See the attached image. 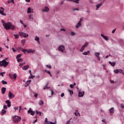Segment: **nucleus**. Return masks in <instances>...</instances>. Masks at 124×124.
<instances>
[{"label": "nucleus", "instance_id": "51", "mask_svg": "<svg viewBox=\"0 0 124 124\" xmlns=\"http://www.w3.org/2000/svg\"><path fill=\"white\" fill-rule=\"evenodd\" d=\"M45 72H46V73H48V74H50L51 72L50 71H47V70H45Z\"/></svg>", "mask_w": 124, "mask_h": 124}, {"label": "nucleus", "instance_id": "62", "mask_svg": "<svg viewBox=\"0 0 124 124\" xmlns=\"http://www.w3.org/2000/svg\"><path fill=\"white\" fill-rule=\"evenodd\" d=\"M116 29H114L112 31V33H115V31H116Z\"/></svg>", "mask_w": 124, "mask_h": 124}, {"label": "nucleus", "instance_id": "57", "mask_svg": "<svg viewBox=\"0 0 124 124\" xmlns=\"http://www.w3.org/2000/svg\"><path fill=\"white\" fill-rule=\"evenodd\" d=\"M97 59L98 61H100L101 60V57L99 56V57H97Z\"/></svg>", "mask_w": 124, "mask_h": 124}, {"label": "nucleus", "instance_id": "45", "mask_svg": "<svg viewBox=\"0 0 124 124\" xmlns=\"http://www.w3.org/2000/svg\"><path fill=\"white\" fill-rule=\"evenodd\" d=\"M56 123H57V122H56V121L54 123H53L52 122H48L47 124H56Z\"/></svg>", "mask_w": 124, "mask_h": 124}, {"label": "nucleus", "instance_id": "7", "mask_svg": "<svg viewBox=\"0 0 124 124\" xmlns=\"http://www.w3.org/2000/svg\"><path fill=\"white\" fill-rule=\"evenodd\" d=\"M8 97L10 99H12V98H14V97H15V95L11 93V92L9 91L8 93Z\"/></svg>", "mask_w": 124, "mask_h": 124}, {"label": "nucleus", "instance_id": "1", "mask_svg": "<svg viewBox=\"0 0 124 124\" xmlns=\"http://www.w3.org/2000/svg\"><path fill=\"white\" fill-rule=\"evenodd\" d=\"M22 120V118L19 116L15 115L13 117V121L14 123H19Z\"/></svg>", "mask_w": 124, "mask_h": 124}, {"label": "nucleus", "instance_id": "64", "mask_svg": "<svg viewBox=\"0 0 124 124\" xmlns=\"http://www.w3.org/2000/svg\"><path fill=\"white\" fill-rule=\"evenodd\" d=\"M121 108H124V104H122L121 105Z\"/></svg>", "mask_w": 124, "mask_h": 124}, {"label": "nucleus", "instance_id": "63", "mask_svg": "<svg viewBox=\"0 0 124 124\" xmlns=\"http://www.w3.org/2000/svg\"><path fill=\"white\" fill-rule=\"evenodd\" d=\"M8 107H10L11 106V103L7 104Z\"/></svg>", "mask_w": 124, "mask_h": 124}, {"label": "nucleus", "instance_id": "11", "mask_svg": "<svg viewBox=\"0 0 124 124\" xmlns=\"http://www.w3.org/2000/svg\"><path fill=\"white\" fill-rule=\"evenodd\" d=\"M27 12V14H31V13H33V9H31V7H29Z\"/></svg>", "mask_w": 124, "mask_h": 124}, {"label": "nucleus", "instance_id": "56", "mask_svg": "<svg viewBox=\"0 0 124 124\" xmlns=\"http://www.w3.org/2000/svg\"><path fill=\"white\" fill-rule=\"evenodd\" d=\"M61 97H63L64 96V93H62L61 94Z\"/></svg>", "mask_w": 124, "mask_h": 124}, {"label": "nucleus", "instance_id": "40", "mask_svg": "<svg viewBox=\"0 0 124 124\" xmlns=\"http://www.w3.org/2000/svg\"><path fill=\"white\" fill-rule=\"evenodd\" d=\"M1 23L3 25V26H4V25L6 24V23H5V22L4 21V20L3 19L1 20Z\"/></svg>", "mask_w": 124, "mask_h": 124}, {"label": "nucleus", "instance_id": "31", "mask_svg": "<svg viewBox=\"0 0 124 124\" xmlns=\"http://www.w3.org/2000/svg\"><path fill=\"white\" fill-rule=\"evenodd\" d=\"M85 48H86L85 47V46H83L80 49V52H83V51H84V50H85Z\"/></svg>", "mask_w": 124, "mask_h": 124}, {"label": "nucleus", "instance_id": "60", "mask_svg": "<svg viewBox=\"0 0 124 124\" xmlns=\"http://www.w3.org/2000/svg\"><path fill=\"white\" fill-rule=\"evenodd\" d=\"M75 10H77V11H79V9L75 8V9H73V11H75Z\"/></svg>", "mask_w": 124, "mask_h": 124}, {"label": "nucleus", "instance_id": "15", "mask_svg": "<svg viewBox=\"0 0 124 124\" xmlns=\"http://www.w3.org/2000/svg\"><path fill=\"white\" fill-rule=\"evenodd\" d=\"M1 91L2 94H4L5 93V92L6 91V88H4V87H2L1 88Z\"/></svg>", "mask_w": 124, "mask_h": 124}, {"label": "nucleus", "instance_id": "17", "mask_svg": "<svg viewBox=\"0 0 124 124\" xmlns=\"http://www.w3.org/2000/svg\"><path fill=\"white\" fill-rule=\"evenodd\" d=\"M108 62L111 66H113V67H114V66H115V65H116V62H111V61H109Z\"/></svg>", "mask_w": 124, "mask_h": 124}, {"label": "nucleus", "instance_id": "48", "mask_svg": "<svg viewBox=\"0 0 124 124\" xmlns=\"http://www.w3.org/2000/svg\"><path fill=\"white\" fill-rule=\"evenodd\" d=\"M22 61H23V59H22L21 58L17 59L18 62H22Z\"/></svg>", "mask_w": 124, "mask_h": 124}, {"label": "nucleus", "instance_id": "28", "mask_svg": "<svg viewBox=\"0 0 124 124\" xmlns=\"http://www.w3.org/2000/svg\"><path fill=\"white\" fill-rule=\"evenodd\" d=\"M29 72H30V75H31V76L29 77V78H34V76H31V75H32V74L31 73V70H30Z\"/></svg>", "mask_w": 124, "mask_h": 124}, {"label": "nucleus", "instance_id": "5", "mask_svg": "<svg viewBox=\"0 0 124 124\" xmlns=\"http://www.w3.org/2000/svg\"><path fill=\"white\" fill-rule=\"evenodd\" d=\"M0 14L3 15V16H6V14L4 13V8L3 7H1L0 9Z\"/></svg>", "mask_w": 124, "mask_h": 124}, {"label": "nucleus", "instance_id": "21", "mask_svg": "<svg viewBox=\"0 0 124 124\" xmlns=\"http://www.w3.org/2000/svg\"><path fill=\"white\" fill-rule=\"evenodd\" d=\"M14 29H15V26H14V25H12V23H11V25H10L9 30H14Z\"/></svg>", "mask_w": 124, "mask_h": 124}, {"label": "nucleus", "instance_id": "4", "mask_svg": "<svg viewBox=\"0 0 124 124\" xmlns=\"http://www.w3.org/2000/svg\"><path fill=\"white\" fill-rule=\"evenodd\" d=\"M65 49V47H64V46L62 45H61L58 47L59 51H60L62 53H63V51H64Z\"/></svg>", "mask_w": 124, "mask_h": 124}, {"label": "nucleus", "instance_id": "29", "mask_svg": "<svg viewBox=\"0 0 124 124\" xmlns=\"http://www.w3.org/2000/svg\"><path fill=\"white\" fill-rule=\"evenodd\" d=\"M6 113V110H5V109H3L1 110V116H2V115H4V114H5Z\"/></svg>", "mask_w": 124, "mask_h": 124}, {"label": "nucleus", "instance_id": "23", "mask_svg": "<svg viewBox=\"0 0 124 124\" xmlns=\"http://www.w3.org/2000/svg\"><path fill=\"white\" fill-rule=\"evenodd\" d=\"M36 114L37 115H39L40 116H43V114L41 112L38 111L37 110H36Z\"/></svg>", "mask_w": 124, "mask_h": 124}, {"label": "nucleus", "instance_id": "55", "mask_svg": "<svg viewBox=\"0 0 124 124\" xmlns=\"http://www.w3.org/2000/svg\"><path fill=\"white\" fill-rule=\"evenodd\" d=\"M12 50H13L14 53H15V52H16V50H15V48H14V47H12Z\"/></svg>", "mask_w": 124, "mask_h": 124}, {"label": "nucleus", "instance_id": "18", "mask_svg": "<svg viewBox=\"0 0 124 124\" xmlns=\"http://www.w3.org/2000/svg\"><path fill=\"white\" fill-rule=\"evenodd\" d=\"M44 12H48L49 11V8L47 6L45 7L44 9L43 10Z\"/></svg>", "mask_w": 124, "mask_h": 124}, {"label": "nucleus", "instance_id": "9", "mask_svg": "<svg viewBox=\"0 0 124 124\" xmlns=\"http://www.w3.org/2000/svg\"><path fill=\"white\" fill-rule=\"evenodd\" d=\"M28 114H30V115H31V116H33L35 113V111H32L31 109V108H30L29 110H28Z\"/></svg>", "mask_w": 124, "mask_h": 124}, {"label": "nucleus", "instance_id": "42", "mask_svg": "<svg viewBox=\"0 0 124 124\" xmlns=\"http://www.w3.org/2000/svg\"><path fill=\"white\" fill-rule=\"evenodd\" d=\"M22 52L24 53V54H26L27 52H28V50H27L26 49H22Z\"/></svg>", "mask_w": 124, "mask_h": 124}, {"label": "nucleus", "instance_id": "47", "mask_svg": "<svg viewBox=\"0 0 124 124\" xmlns=\"http://www.w3.org/2000/svg\"><path fill=\"white\" fill-rule=\"evenodd\" d=\"M71 33L72 36H74V35H76V33L74 32H71Z\"/></svg>", "mask_w": 124, "mask_h": 124}, {"label": "nucleus", "instance_id": "50", "mask_svg": "<svg viewBox=\"0 0 124 124\" xmlns=\"http://www.w3.org/2000/svg\"><path fill=\"white\" fill-rule=\"evenodd\" d=\"M68 92H69L70 94H73V91H72L70 90H68Z\"/></svg>", "mask_w": 124, "mask_h": 124}, {"label": "nucleus", "instance_id": "8", "mask_svg": "<svg viewBox=\"0 0 124 124\" xmlns=\"http://www.w3.org/2000/svg\"><path fill=\"white\" fill-rule=\"evenodd\" d=\"M84 94H85V92L81 91L80 90L78 92V96L79 97H83L84 96Z\"/></svg>", "mask_w": 124, "mask_h": 124}, {"label": "nucleus", "instance_id": "38", "mask_svg": "<svg viewBox=\"0 0 124 124\" xmlns=\"http://www.w3.org/2000/svg\"><path fill=\"white\" fill-rule=\"evenodd\" d=\"M47 89H49L48 87V83H47L46 86L43 88L44 90H47Z\"/></svg>", "mask_w": 124, "mask_h": 124}, {"label": "nucleus", "instance_id": "30", "mask_svg": "<svg viewBox=\"0 0 124 124\" xmlns=\"http://www.w3.org/2000/svg\"><path fill=\"white\" fill-rule=\"evenodd\" d=\"M85 48H86L85 47V46H83L80 49V52H83V51H84V50H85Z\"/></svg>", "mask_w": 124, "mask_h": 124}, {"label": "nucleus", "instance_id": "44", "mask_svg": "<svg viewBox=\"0 0 124 124\" xmlns=\"http://www.w3.org/2000/svg\"><path fill=\"white\" fill-rule=\"evenodd\" d=\"M21 43L22 44H25V43H26V40L25 39H23L21 40Z\"/></svg>", "mask_w": 124, "mask_h": 124}, {"label": "nucleus", "instance_id": "36", "mask_svg": "<svg viewBox=\"0 0 124 124\" xmlns=\"http://www.w3.org/2000/svg\"><path fill=\"white\" fill-rule=\"evenodd\" d=\"M113 72L115 74H118L119 73V69L114 70Z\"/></svg>", "mask_w": 124, "mask_h": 124}, {"label": "nucleus", "instance_id": "49", "mask_svg": "<svg viewBox=\"0 0 124 124\" xmlns=\"http://www.w3.org/2000/svg\"><path fill=\"white\" fill-rule=\"evenodd\" d=\"M5 103H7V104H9V103H11V102H10V101H9V100H6L5 101Z\"/></svg>", "mask_w": 124, "mask_h": 124}, {"label": "nucleus", "instance_id": "41", "mask_svg": "<svg viewBox=\"0 0 124 124\" xmlns=\"http://www.w3.org/2000/svg\"><path fill=\"white\" fill-rule=\"evenodd\" d=\"M46 67H47V68H49V69H51V68H52V66H51V65H46Z\"/></svg>", "mask_w": 124, "mask_h": 124}, {"label": "nucleus", "instance_id": "33", "mask_svg": "<svg viewBox=\"0 0 124 124\" xmlns=\"http://www.w3.org/2000/svg\"><path fill=\"white\" fill-rule=\"evenodd\" d=\"M118 71H119V73H122L124 76V70H123L122 69H118Z\"/></svg>", "mask_w": 124, "mask_h": 124}, {"label": "nucleus", "instance_id": "10", "mask_svg": "<svg viewBox=\"0 0 124 124\" xmlns=\"http://www.w3.org/2000/svg\"><path fill=\"white\" fill-rule=\"evenodd\" d=\"M9 77L11 79H16V78H17V74H16V73H15L13 75L9 74Z\"/></svg>", "mask_w": 124, "mask_h": 124}, {"label": "nucleus", "instance_id": "22", "mask_svg": "<svg viewBox=\"0 0 124 124\" xmlns=\"http://www.w3.org/2000/svg\"><path fill=\"white\" fill-rule=\"evenodd\" d=\"M35 52V50H32V49H29L27 50V53H34Z\"/></svg>", "mask_w": 124, "mask_h": 124}, {"label": "nucleus", "instance_id": "32", "mask_svg": "<svg viewBox=\"0 0 124 124\" xmlns=\"http://www.w3.org/2000/svg\"><path fill=\"white\" fill-rule=\"evenodd\" d=\"M85 48H86L85 47V46H83L80 49V52H83V51H84V50H85Z\"/></svg>", "mask_w": 124, "mask_h": 124}, {"label": "nucleus", "instance_id": "27", "mask_svg": "<svg viewBox=\"0 0 124 124\" xmlns=\"http://www.w3.org/2000/svg\"><path fill=\"white\" fill-rule=\"evenodd\" d=\"M94 55H95V57H96V58H98V57H99V56H100V53L95 52Z\"/></svg>", "mask_w": 124, "mask_h": 124}, {"label": "nucleus", "instance_id": "52", "mask_svg": "<svg viewBox=\"0 0 124 124\" xmlns=\"http://www.w3.org/2000/svg\"><path fill=\"white\" fill-rule=\"evenodd\" d=\"M4 73H5V72L0 73V75L1 76H2V77H3V76H4L3 74H4Z\"/></svg>", "mask_w": 124, "mask_h": 124}, {"label": "nucleus", "instance_id": "26", "mask_svg": "<svg viewBox=\"0 0 124 124\" xmlns=\"http://www.w3.org/2000/svg\"><path fill=\"white\" fill-rule=\"evenodd\" d=\"M39 104L40 106L43 105V104H44V101H43L42 100H40L39 102Z\"/></svg>", "mask_w": 124, "mask_h": 124}, {"label": "nucleus", "instance_id": "39", "mask_svg": "<svg viewBox=\"0 0 124 124\" xmlns=\"http://www.w3.org/2000/svg\"><path fill=\"white\" fill-rule=\"evenodd\" d=\"M88 45H89V42H86L83 46H84V47L86 48V47H87Z\"/></svg>", "mask_w": 124, "mask_h": 124}, {"label": "nucleus", "instance_id": "19", "mask_svg": "<svg viewBox=\"0 0 124 124\" xmlns=\"http://www.w3.org/2000/svg\"><path fill=\"white\" fill-rule=\"evenodd\" d=\"M34 40H35V41H37L38 43L40 44V41H39V37H38L37 36H35Z\"/></svg>", "mask_w": 124, "mask_h": 124}, {"label": "nucleus", "instance_id": "34", "mask_svg": "<svg viewBox=\"0 0 124 124\" xmlns=\"http://www.w3.org/2000/svg\"><path fill=\"white\" fill-rule=\"evenodd\" d=\"M75 116H76L77 117H78V115H80V113L78 112V110H77L76 112L75 113Z\"/></svg>", "mask_w": 124, "mask_h": 124}, {"label": "nucleus", "instance_id": "14", "mask_svg": "<svg viewBox=\"0 0 124 124\" xmlns=\"http://www.w3.org/2000/svg\"><path fill=\"white\" fill-rule=\"evenodd\" d=\"M80 27H82V23L80 22H78L77 25L76 26V29H79Z\"/></svg>", "mask_w": 124, "mask_h": 124}, {"label": "nucleus", "instance_id": "16", "mask_svg": "<svg viewBox=\"0 0 124 124\" xmlns=\"http://www.w3.org/2000/svg\"><path fill=\"white\" fill-rule=\"evenodd\" d=\"M114 108H111L109 109L110 114H114Z\"/></svg>", "mask_w": 124, "mask_h": 124}, {"label": "nucleus", "instance_id": "54", "mask_svg": "<svg viewBox=\"0 0 124 124\" xmlns=\"http://www.w3.org/2000/svg\"><path fill=\"white\" fill-rule=\"evenodd\" d=\"M70 87H71V89H73V88H74V85H73V84H70Z\"/></svg>", "mask_w": 124, "mask_h": 124}, {"label": "nucleus", "instance_id": "58", "mask_svg": "<svg viewBox=\"0 0 124 124\" xmlns=\"http://www.w3.org/2000/svg\"><path fill=\"white\" fill-rule=\"evenodd\" d=\"M38 95V94H37V93H36L34 95V97L37 98V96Z\"/></svg>", "mask_w": 124, "mask_h": 124}, {"label": "nucleus", "instance_id": "37", "mask_svg": "<svg viewBox=\"0 0 124 124\" xmlns=\"http://www.w3.org/2000/svg\"><path fill=\"white\" fill-rule=\"evenodd\" d=\"M14 36H15V37L16 39H18V38H19V35H18V34H14Z\"/></svg>", "mask_w": 124, "mask_h": 124}, {"label": "nucleus", "instance_id": "13", "mask_svg": "<svg viewBox=\"0 0 124 124\" xmlns=\"http://www.w3.org/2000/svg\"><path fill=\"white\" fill-rule=\"evenodd\" d=\"M29 68H30V65H27L23 66L22 67V69L23 70H27V69H29Z\"/></svg>", "mask_w": 124, "mask_h": 124}, {"label": "nucleus", "instance_id": "43", "mask_svg": "<svg viewBox=\"0 0 124 124\" xmlns=\"http://www.w3.org/2000/svg\"><path fill=\"white\" fill-rule=\"evenodd\" d=\"M79 1H80V0H74L73 2H75V3H79Z\"/></svg>", "mask_w": 124, "mask_h": 124}, {"label": "nucleus", "instance_id": "2", "mask_svg": "<svg viewBox=\"0 0 124 124\" xmlns=\"http://www.w3.org/2000/svg\"><path fill=\"white\" fill-rule=\"evenodd\" d=\"M9 64V62H6L5 60H3L2 61H0V66H3L4 67H6L7 65Z\"/></svg>", "mask_w": 124, "mask_h": 124}, {"label": "nucleus", "instance_id": "59", "mask_svg": "<svg viewBox=\"0 0 124 124\" xmlns=\"http://www.w3.org/2000/svg\"><path fill=\"white\" fill-rule=\"evenodd\" d=\"M51 95H53L54 94V91L53 90H51Z\"/></svg>", "mask_w": 124, "mask_h": 124}, {"label": "nucleus", "instance_id": "6", "mask_svg": "<svg viewBox=\"0 0 124 124\" xmlns=\"http://www.w3.org/2000/svg\"><path fill=\"white\" fill-rule=\"evenodd\" d=\"M19 33L20 36L22 37H28V36H29V34L28 33H24L23 32H20Z\"/></svg>", "mask_w": 124, "mask_h": 124}, {"label": "nucleus", "instance_id": "24", "mask_svg": "<svg viewBox=\"0 0 124 124\" xmlns=\"http://www.w3.org/2000/svg\"><path fill=\"white\" fill-rule=\"evenodd\" d=\"M83 55H84L85 56H87V55H89L90 54V50H88L87 51H85L83 52Z\"/></svg>", "mask_w": 124, "mask_h": 124}, {"label": "nucleus", "instance_id": "61", "mask_svg": "<svg viewBox=\"0 0 124 124\" xmlns=\"http://www.w3.org/2000/svg\"><path fill=\"white\" fill-rule=\"evenodd\" d=\"M82 21H83V18H80V20L78 21L79 23H82Z\"/></svg>", "mask_w": 124, "mask_h": 124}, {"label": "nucleus", "instance_id": "20", "mask_svg": "<svg viewBox=\"0 0 124 124\" xmlns=\"http://www.w3.org/2000/svg\"><path fill=\"white\" fill-rule=\"evenodd\" d=\"M101 5H102V3H101L100 4H97L96 6V10H98V8H99V7L101 6Z\"/></svg>", "mask_w": 124, "mask_h": 124}, {"label": "nucleus", "instance_id": "3", "mask_svg": "<svg viewBox=\"0 0 124 124\" xmlns=\"http://www.w3.org/2000/svg\"><path fill=\"white\" fill-rule=\"evenodd\" d=\"M11 25V22H8L7 23H5V24L4 25L3 27L5 30H9Z\"/></svg>", "mask_w": 124, "mask_h": 124}, {"label": "nucleus", "instance_id": "35", "mask_svg": "<svg viewBox=\"0 0 124 124\" xmlns=\"http://www.w3.org/2000/svg\"><path fill=\"white\" fill-rule=\"evenodd\" d=\"M1 82H2V84H3V85L7 84V82L6 81H4V80H2Z\"/></svg>", "mask_w": 124, "mask_h": 124}, {"label": "nucleus", "instance_id": "53", "mask_svg": "<svg viewBox=\"0 0 124 124\" xmlns=\"http://www.w3.org/2000/svg\"><path fill=\"white\" fill-rule=\"evenodd\" d=\"M3 109H7V106L4 105L3 106Z\"/></svg>", "mask_w": 124, "mask_h": 124}, {"label": "nucleus", "instance_id": "25", "mask_svg": "<svg viewBox=\"0 0 124 124\" xmlns=\"http://www.w3.org/2000/svg\"><path fill=\"white\" fill-rule=\"evenodd\" d=\"M29 20L30 21H32L33 20V17H32V15H30L29 16Z\"/></svg>", "mask_w": 124, "mask_h": 124}, {"label": "nucleus", "instance_id": "46", "mask_svg": "<svg viewBox=\"0 0 124 124\" xmlns=\"http://www.w3.org/2000/svg\"><path fill=\"white\" fill-rule=\"evenodd\" d=\"M22 55L21 54H18L16 56V59H19V58H21V56Z\"/></svg>", "mask_w": 124, "mask_h": 124}, {"label": "nucleus", "instance_id": "12", "mask_svg": "<svg viewBox=\"0 0 124 124\" xmlns=\"http://www.w3.org/2000/svg\"><path fill=\"white\" fill-rule=\"evenodd\" d=\"M101 36H102V37H103V38H104V39H105V40H106V41H108L109 38H108V37L103 35V34H101Z\"/></svg>", "mask_w": 124, "mask_h": 124}]
</instances>
